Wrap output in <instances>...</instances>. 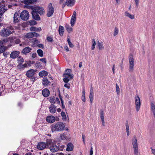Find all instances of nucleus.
Instances as JSON below:
<instances>
[{
	"mask_svg": "<svg viewBox=\"0 0 155 155\" xmlns=\"http://www.w3.org/2000/svg\"><path fill=\"white\" fill-rule=\"evenodd\" d=\"M12 39L14 40V41L16 44H18L20 42V40L18 38H16L15 37H13Z\"/></svg>",
	"mask_w": 155,
	"mask_h": 155,
	"instance_id": "obj_40",
	"label": "nucleus"
},
{
	"mask_svg": "<svg viewBox=\"0 0 155 155\" xmlns=\"http://www.w3.org/2000/svg\"><path fill=\"white\" fill-rule=\"evenodd\" d=\"M29 8L32 10L36 12L37 13H39L40 15H42L44 13V9L42 8L39 7H34L33 6H29Z\"/></svg>",
	"mask_w": 155,
	"mask_h": 155,
	"instance_id": "obj_7",
	"label": "nucleus"
},
{
	"mask_svg": "<svg viewBox=\"0 0 155 155\" xmlns=\"http://www.w3.org/2000/svg\"><path fill=\"white\" fill-rule=\"evenodd\" d=\"M132 144L134 155H138V144L137 139L135 136H134L132 139Z\"/></svg>",
	"mask_w": 155,
	"mask_h": 155,
	"instance_id": "obj_4",
	"label": "nucleus"
},
{
	"mask_svg": "<svg viewBox=\"0 0 155 155\" xmlns=\"http://www.w3.org/2000/svg\"><path fill=\"white\" fill-rule=\"evenodd\" d=\"M116 89L117 94H120V88L117 84H116Z\"/></svg>",
	"mask_w": 155,
	"mask_h": 155,
	"instance_id": "obj_48",
	"label": "nucleus"
},
{
	"mask_svg": "<svg viewBox=\"0 0 155 155\" xmlns=\"http://www.w3.org/2000/svg\"><path fill=\"white\" fill-rule=\"evenodd\" d=\"M135 104V108L137 112L140 110L141 105L140 99L138 95L135 96L134 97Z\"/></svg>",
	"mask_w": 155,
	"mask_h": 155,
	"instance_id": "obj_6",
	"label": "nucleus"
},
{
	"mask_svg": "<svg viewBox=\"0 0 155 155\" xmlns=\"http://www.w3.org/2000/svg\"><path fill=\"white\" fill-rule=\"evenodd\" d=\"M33 18L36 20H40V18L36 12L32 10L31 12Z\"/></svg>",
	"mask_w": 155,
	"mask_h": 155,
	"instance_id": "obj_14",
	"label": "nucleus"
},
{
	"mask_svg": "<svg viewBox=\"0 0 155 155\" xmlns=\"http://www.w3.org/2000/svg\"><path fill=\"white\" fill-rule=\"evenodd\" d=\"M71 70L69 69L66 70L65 73L63 76L64 78L63 80L64 82L67 83L70 80L73 78V75L71 73Z\"/></svg>",
	"mask_w": 155,
	"mask_h": 155,
	"instance_id": "obj_3",
	"label": "nucleus"
},
{
	"mask_svg": "<svg viewBox=\"0 0 155 155\" xmlns=\"http://www.w3.org/2000/svg\"><path fill=\"white\" fill-rule=\"evenodd\" d=\"M46 147V144L44 142L38 143L37 146V148L40 150H43L45 149Z\"/></svg>",
	"mask_w": 155,
	"mask_h": 155,
	"instance_id": "obj_13",
	"label": "nucleus"
},
{
	"mask_svg": "<svg viewBox=\"0 0 155 155\" xmlns=\"http://www.w3.org/2000/svg\"><path fill=\"white\" fill-rule=\"evenodd\" d=\"M76 19V16H72L71 20V26H74Z\"/></svg>",
	"mask_w": 155,
	"mask_h": 155,
	"instance_id": "obj_28",
	"label": "nucleus"
},
{
	"mask_svg": "<svg viewBox=\"0 0 155 155\" xmlns=\"http://www.w3.org/2000/svg\"><path fill=\"white\" fill-rule=\"evenodd\" d=\"M68 38L67 41L68 42L69 45L70 47L72 48L74 47V45L70 41V38L69 36L68 35Z\"/></svg>",
	"mask_w": 155,
	"mask_h": 155,
	"instance_id": "obj_39",
	"label": "nucleus"
},
{
	"mask_svg": "<svg viewBox=\"0 0 155 155\" xmlns=\"http://www.w3.org/2000/svg\"><path fill=\"white\" fill-rule=\"evenodd\" d=\"M37 46H38V47L41 48H44V46L43 45H42V44H38Z\"/></svg>",
	"mask_w": 155,
	"mask_h": 155,
	"instance_id": "obj_58",
	"label": "nucleus"
},
{
	"mask_svg": "<svg viewBox=\"0 0 155 155\" xmlns=\"http://www.w3.org/2000/svg\"><path fill=\"white\" fill-rule=\"evenodd\" d=\"M129 71L132 72L134 70V61L133 55L132 54H130L129 57Z\"/></svg>",
	"mask_w": 155,
	"mask_h": 155,
	"instance_id": "obj_8",
	"label": "nucleus"
},
{
	"mask_svg": "<svg viewBox=\"0 0 155 155\" xmlns=\"http://www.w3.org/2000/svg\"><path fill=\"white\" fill-rule=\"evenodd\" d=\"M25 37L28 38H31L34 37L33 32H29L27 33L25 35Z\"/></svg>",
	"mask_w": 155,
	"mask_h": 155,
	"instance_id": "obj_34",
	"label": "nucleus"
},
{
	"mask_svg": "<svg viewBox=\"0 0 155 155\" xmlns=\"http://www.w3.org/2000/svg\"><path fill=\"white\" fill-rule=\"evenodd\" d=\"M32 48L29 47H27L24 48L21 51V53L25 55H26L28 53L31 52Z\"/></svg>",
	"mask_w": 155,
	"mask_h": 155,
	"instance_id": "obj_17",
	"label": "nucleus"
},
{
	"mask_svg": "<svg viewBox=\"0 0 155 155\" xmlns=\"http://www.w3.org/2000/svg\"><path fill=\"white\" fill-rule=\"evenodd\" d=\"M33 33L34 34V36H35V37H38L40 36V35L39 34L35 32Z\"/></svg>",
	"mask_w": 155,
	"mask_h": 155,
	"instance_id": "obj_53",
	"label": "nucleus"
},
{
	"mask_svg": "<svg viewBox=\"0 0 155 155\" xmlns=\"http://www.w3.org/2000/svg\"><path fill=\"white\" fill-rule=\"evenodd\" d=\"M61 115L62 117L63 120H66V116L65 114V113L64 112L62 111L61 113Z\"/></svg>",
	"mask_w": 155,
	"mask_h": 155,
	"instance_id": "obj_41",
	"label": "nucleus"
},
{
	"mask_svg": "<svg viewBox=\"0 0 155 155\" xmlns=\"http://www.w3.org/2000/svg\"><path fill=\"white\" fill-rule=\"evenodd\" d=\"M18 61L19 64H21L24 61V59L22 58H21V57H18Z\"/></svg>",
	"mask_w": 155,
	"mask_h": 155,
	"instance_id": "obj_45",
	"label": "nucleus"
},
{
	"mask_svg": "<svg viewBox=\"0 0 155 155\" xmlns=\"http://www.w3.org/2000/svg\"><path fill=\"white\" fill-rule=\"evenodd\" d=\"M82 137L83 139V141L84 142V143L85 144V136L84 134H82Z\"/></svg>",
	"mask_w": 155,
	"mask_h": 155,
	"instance_id": "obj_61",
	"label": "nucleus"
},
{
	"mask_svg": "<svg viewBox=\"0 0 155 155\" xmlns=\"http://www.w3.org/2000/svg\"><path fill=\"white\" fill-rule=\"evenodd\" d=\"M92 45L91 47V49L92 50H94L95 48V46L96 45V42L95 40L94 39H92Z\"/></svg>",
	"mask_w": 155,
	"mask_h": 155,
	"instance_id": "obj_42",
	"label": "nucleus"
},
{
	"mask_svg": "<svg viewBox=\"0 0 155 155\" xmlns=\"http://www.w3.org/2000/svg\"><path fill=\"white\" fill-rule=\"evenodd\" d=\"M73 145L71 143H68L67 145L66 151H72L74 149Z\"/></svg>",
	"mask_w": 155,
	"mask_h": 155,
	"instance_id": "obj_20",
	"label": "nucleus"
},
{
	"mask_svg": "<svg viewBox=\"0 0 155 155\" xmlns=\"http://www.w3.org/2000/svg\"><path fill=\"white\" fill-rule=\"evenodd\" d=\"M40 61H41L45 63H46V59L45 58H41L40 60Z\"/></svg>",
	"mask_w": 155,
	"mask_h": 155,
	"instance_id": "obj_56",
	"label": "nucleus"
},
{
	"mask_svg": "<svg viewBox=\"0 0 155 155\" xmlns=\"http://www.w3.org/2000/svg\"><path fill=\"white\" fill-rule=\"evenodd\" d=\"M152 153L153 154V155H155V149H153L152 148H151Z\"/></svg>",
	"mask_w": 155,
	"mask_h": 155,
	"instance_id": "obj_54",
	"label": "nucleus"
},
{
	"mask_svg": "<svg viewBox=\"0 0 155 155\" xmlns=\"http://www.w3.org/2000/svg\"><path fill=\"white\" fill-rule=\"evenodd\" d=\"M56 106L52 104L49 107V111L51 113H54L56 111Z\"/></svg>",
	"mask_w": 155,
	"mask_h": 155,
	"instance_id": "obj_18",
	"label": "nucleus"
},
{
	"mask_svg": "<svg viewBox=\"0 0 155 155\" xmlns=\"http://www.w3.org/2000/svg\"><path fill=\"white\" fill-rule=\"evenodd\" d=\"M118 32L119 30L118 28H117L116 27H115L114 28V36H115L117 35L118 34Z\"/></svg>",
	"mask_w": 155,
	"mask_h": 155,
	"instance_id": "obj_44",
	"label": "nucleus"
},
{
	"mask_svg": "<svg viewBox=\"0 0 155 155\" xmlns=\"http://www.w3.org/2000/svg\"><path fill=\"white\" fill-rule=\"evenodd\" d=\"M29 15L28 12L26 10L23 11L20 15L21 19L24 21L27 20L29 18Z\"/></svg>",
	"mask_w": 155,
	"mask_h": 155,
	"instance_id": "obj_9",
	"label": "nucleus"
},
{
	"mask_svg": "<svg viewBox=\"0 0 155 155\" xmlns=\"http://www.w3.org/2000/svg\"><path fill=\"white\" fill-rule=\"evenodd\" d=\"M3 1L2 0H0V21L1 20V16L7 10L4 5H1V2Z\"/></svg>",
	"mask_w": 155,
	"mask_h": 155,
	"instance_id": "obj_11",
	"label": "nucleus"
},
{
	"mask_svg": "<svg viewBox=\"0 0 155 155\" xmlns=\"http://www.w3.org/2000/svg\"><path fill=\"white\" fill-rule=\"evenodd\" d=\"M64 28L63 26L60 25L59 26V33L60 36H62L64 32Z\"/></svg>",
	"mask_w": 155,
	"mask_h": 155,
	"instance_id": "obj_27",
	"label": "nucleus"
},
{
	"mask_svg": "<svg viewBox=\"0 0 155 155\" xmlns=\"http://www.w3.org/2000/svg\"><path fill=\"white\" fill-rule=\"evenodd\" d=\"M37 70H34L31 69L27 71L26 72V75L29 78H31L32 80L34 82L35 78L34 76L35 74L37 72Z\"/></svg>",
	"mask_w": 155,
	"mask_h": 155,
	"instance_id": "obj_5",
	"label": "nucleus"
},
{
	"mask_svg": "<svg viewBox=\"0 0 155 155\" xmlns=\"http://www.w3.org/2000/svg\"><path fill=\"white\" fill-rule=\"evenodd\" d=\"M55 141L51 139H47L46 140V144L47 146L49 145H52V144H54Z\"/></svg>",
	"mask_w": 155,
	"mask_h": 155,
	"instance_id": "obj_26",
	"label": "nucleus"
},
{
	"mask_svg": "<svg viewBox=\"0 0 155 155\" xmlns=\"http://www.w3.org/2000/svg\"><path fill=\"white\" fill-rule=\"evenodd\" d=\"M60 138L62 140H64L66 139L67 137L65 134L63 133L61 134L60 135Z\"/></svg>",
	"mask_w": 155,
	"mask_h": 155,
	"instance_id": "obj_43",
	"label": "nucleus"
},
{
	"mask_svg": "<svg viewBox=\"0 0 155 155\" xmlns=\"http://www.w3.org/2000/svg\"><path fill=\"white\" fill-rule=\"evenodd\" d=\"M47 40L49 42H52L53 41V38L50 36H48L47 37Z\"/></svg>",
	"mask_w": 155,
	"mask_h": 155,
	"instance_id": "obj_50",
	"label": "nucleus"
},
{
	"mask_svg": "<svg viewBox=\"0 0 155 155\" xmlns=\"http://www.w3.org/2000/svg\"><path fill=\"white\" fill-rule=\"evenodd\" d=\"M64 125L63 123L58 122L55 124H53L51 127V130L52 132L55 131H61L64 129Z\"/></svg>",
	"mask_w": 155,
	"mask_h": 155,
	"instance_id": "obj_2",
	"label": "nucleus"
},
{
	"mask_svg": "<svg viewBox=\"0 0 155 155\" xmlns=\"http://www.w3.org/2000/svg\"><path fill=\"white\" fill-rule=\"evenodd\" d=\"M37 55V54L36 53H33L32 54V57L33 58H35Z\"/></svg>",
	"mask_w": 155,
	"mask_h": 155,
	"instance_id": "obj_59",
	"label": "nucleus"
},
{
	"mask_svg": "<svg viewBox=\"0 0 155 155\" xmlns=\"http://www.w3.org/2000/svg\"><path fill=\"white\" fill-rule=\"evenodd\" d=\"M37 53L38 55L40 57H42L43 56V52L42 50L40 49L38 50Z\"/></svg>",
	"mask_w": 155,
	"mask_h": 155,
	"instance_id": "obj_37",
	"label": "nucleus"
},
{
	"mask_svg": "<svg viewBox=\"0 0 155 155\" xmlns=\"http://www.w3.org/2000/svg\"><path fill=\"white\" fill-rule=\"evenodd\" d=\"M32 42L35 45H36L39 43V42L38 41V39L37 38H33L32 39Z\"/></svg>",
	"mask_w": 155,
	"mask_h": 155,
	"instance_id": "obj_46",
	"label": "nucleus"
},
{
	"mask_svg": "<svg viewBox=\"0 0 155 155\" xmlns=\"http://www.w3.org/2000/svg\"><path fill=\"white\" fill-rule=\"evenodd\" d=\"M18 18H19L18 14L15 13L14 15V22L17 23L18 21L19 20Z\"/></svg>",
	"mask_w": 155,
	"mask_h": 155,
	"instance_id": "obj_35",
	"label": "nucleus"
},
{
	"mask_svg": "<svg viewBox=\"0 0 155 155\" xmlns=\"http://www.w3.org/2000/svg\"><path fill=\"white\" fill-rule=\"evenodd\" d=\"M126 127L127 135L129 136L130 135V131L129 124L128 122H127L126 124Z\"/></svg>",
	"mask_w": 155,
	"mask_h": 155,
	"instance_id": "obj_36",
	"label": "nucleus"
},
{
	"mask_svg": "<svg viewBox=\"0 0 155 155\" xmlns=\"http://www.w3.org/2000/svg\"><path fill=\"white\" fill-rule=\"evenodd\" d=\"M66 29L68 33H70L72 31V28L69 25H66L65 26Z\"/></svg>",
	"mask_w": 155,
	"mask_h": 155,
	"instance_id": "obj_38",
	"label": "nucleus"
},
{
	"mask_svg": "<svg viewBox=\"0 0 155 155\" xmlns=\"http://www.w3.org/2000/svg\"><path fill=\"white\" fill-rule=\"evenodd\" d=\"M50 151L52 152H55L60 150L59 147L54 144L51 145L49 147Z\"/></svg>",
	"mask_w": 155,
	"mask_h": 155,
	"instance_id": "obj_12",
	"label": "nucleus"
},
{
	"mask_svg": "<svg viewBox=\"0 0 155 155\" xmlns=\"http://www.w3.org/2000/svg\"><path fill=\"white\" fill-rule=\"evenodd\" d=\"M67 5L71 7L73 6L75 3V0H66Z\"/></svg>",
	"mask_w": 155,
	"mask_h": 155,
	"instance_id": "obj_22",
	"label": "nucleus"
},
{
	"mask_svg": "<svg viewBox=\"0 0 155 155\" xmlns=\"http://www.w3.org/2000/svg\"><path fill=\"white\" fill-rule=\"evenodd\" d=\"M6 49V48L3 46L2 41H0V53L4 52Z\"/></svg>",
	"mask_w": 155,
	"mask_h": 155,
	"instance_id": "obj_24",
	"label": "nucleus"
},
{
	"mask_svg": "<svg viewBox=\"0 0 155 155\" xmlns=\"http://www.w3.org/2000/svg\"><path fill=\"white\" fill-rule=\"evenodd\" d=\"M64 87H66L68 89H69L70 87V84H68H68H65L64 85Z\"/></svg>",
	"mask_w": 155,
	"mask_h": 155,
	"instance_id": "obj_52",
	"label": "nucleus"
},
{
	"mask_svg": "<svg viewBox=\"0 0 155 155\" xmlns=\"http://www.w3.org/2000/svg\"><path fill=\"white\" fill-rule=\"evenodd\" d=\"M49 101L51 103H54L55 102L54 97H50L49 98Z\"/></svg>",
	"mask_w": 155,
	"mask_h": 155,
	"instance_id": "obj_47",
	"label": "nucleus"
},
{
	"mask_svg": "<svg viewBox=\"0 0 155 155\" xmlns=\"http://www.w3.org/2000/svg\"><path fill=\"white\" fill-rule=\"evenodd\" d=\"M81 100L82 101L84 102H85V88L84 87L83 89L82 94L81 96Z\"/></svg>",
	"mask_w": 155,
	"mask_h": 155,
	"instance_id": "obj_33",
	"label": "nucleus"
},
{
	"mask_svg": "<svg viewBox=\"0 0 155 155\" xmlns=\"http://www.w3.org/2000/svg\"><path fill=\"white\" fill-rule=\"evenodd\" d=\"M9 53L7 52H4L3 53V55L5 57H7V55Z\"/></svg>",
	"mask_w": 155,
	"mask_h": 155,
	"instance_id": "obj_60",
	"label": "nucleus"
},
{
	"mask_svg": "<svg viewBox=\"0 0 155 155\" xmlns=\"http://www.w3.org/2000/svg\"><path fill=\"white\" fill-rule=\"evenodd\" d=\"M30 23L31 25H35L37 23L34 20L31 21Z\"/></svg>",
	"mask_w": 155,
	"mask_h": 155,
	"instance_id": "obj_55",
	"label": "nucleus"
},
{
	"mask_svg": "<svg viewBox=\"0 0 155 155\" xmlns=\"http://www.w3.org/2000/svg\"><path fill=\"white\" fill-rule=\"evenodd\" d=\"M35 66L37 68H39L41 67V64L40 62H37Z\"/></svg>",
	"mask_w": 155,
	"mask_h": 155,
	"instance_id": "obj_51",
	"label": "nucleus"
},
{
	"mask_svg": "<svg viewBox=\"0 0 155 155\" xmlns=\"http://www.w3.org/2000/svg\"><path fill=\"white\" fill-rule=\"evenodd\" d=\"M50 92L47 88H45L42 91V94L44 97H47L49 94Z\"/></svg>",
	"mask_w": 155,
	"mask_h": 155,
	"instance_id": "obj_21",
	"label": "nucleus"
},
{
	"mask_svg": "<svg viewBox=\"0 0 155 155\" xmlns=\"http://www.w3.org/2000/svg\"><path fill=\"white\" fill-rule=\"evenodd\" d=\"M46 120L50 123H53L55 121V117L53 116H48L46 118Z\"/></svg>",
	"mask_w": 155,
	"mask_h": 155,
	"instance_id": "obj_19",
	"label": "nucleus"
},
{
	"mask_svg": "<svg viewBox=\"0 0 155 155\" xmlns=\"http://www.w3.org/2000/svg\"><path fill=\"white\" fill-rule=\"evenodd\" d=\"M54 12V8L53 7L52 4L51 3L49 4L48 6V9L47 10V15L48 17L51 16L53 14Z\"/></svg>",
	"mask_w": 155,
	"mask_h": 155,
	"instance_id": "obj_10",
	"label": "nucleus"
},
{
	"mask_svg": "<svg viewBox=\"0 0 155 155\" xmlns=\"http://www.w3.org/2000/svg\"><path fill=\"white\" fill-rule=\"evenodd\" d=\"M90 94H94L93 91L92 87L90 88Z\"/></svg>",
	"mask_w": 155,
	"mask_h": 155,
	"instance_id": "obj_64",
	"label": "nucleus"
},
{
	"mask_svg": "<svg viewBox=\"0 0 155 155\" xmlns=\"http://www.w3.org/2000/svg\"><path fill=\"white\" fill-rule=\"evenodd\" d=\"M42 83L43 85L46 87L49 85L51 82L48 80L47 77H44L42 80Z\"/></svg>",
	"mask_w": 155,
	"mask_h": 155,
	"instance_id": "obj_16",
	"label": "nucleus"
},
{
	"mask_svg": "<svg viewBox=\"0 0 155 155\" xmlns=\"http://www.w3.org/2000/svg\"><path fill=\"white\" fill-rule=\"evenodd\" d=\"M93 154V147H91L90 152V155H92Z\"/></svg>",
	"mask_w": 155,
	"mask_h": 155,
	"instance_id": "obj_57",
	"label": "nucleus"
},
{
	"mask_svg": "<svg viewBox=\"0 0 155 155\" xmlns=\"http://www.w3.org/2000/svg\"><path fill=\"white\" fill-rule=\"evenodd\" d=\"M151 110L152 112L154 117L155 118V105L152 103L151 104Z\"/></svg>",
	"mask_w": 155,
	"mask_h": 155,
	"instance_id": "obj_31",
	"label": "nucleus"
},
{
	"mask_svg": "<svg viewBox=\"0 0 155 155\" xmlns=\"http://www.w3.org/2000/svg\"><path fill=\"white\" fill-rule=\"evenodd\" d=\"M48 74V72L44 70H43L42 71H40L39 73V75L40 77L47 76Z\"/></svg>",
	"mask_w": 155,
	"mask_h": 155,
	"instance_id": "obj_32",
	"label": "nucleus"
},
{
	"mask_svg": "<svg viewBox=\"0 0 155 155\" xmlns=\"http://www.w3.org/2000/svg\"><path fill=\"white\" fill-rule=\"evenodd\" d=\"M30 30L31 31H41L42 29L41 27L37 28L34 27H32L30 28Z\"/></svg>",
	"mask_w": 155,
	"mask_h": 155,
	"instance_id": "obj_29",
	"label": "nucleus"
},
{
	"mask_svg": "<svg viewBox=\"0 0 155 155\" xmlns=\"http://www.w3.org/2000/svg\"><path fill=\"white\" fill-rule=\"evenodd\" d=\"M13 27L10 26L6 28H4L1 31L0 34L2 36L7 37L14 32Z\"/></svg>",
	"mask_w": 155,
	"mask_h": 155,
	"instance_id": "obj_1",
	"label": "nucleus"
},
{
	"mask_svg": "<svg viewBox=\"0 0 155 155\" xmlns=\"http://www.w3.org/2000/svg\"><path fill=\"white\" fill-rule=\"evenodd\" d=\"M19 54L20 52L19 51H13L10 54V57L12 59L15 58L19 56Z\"/></svg>",
	"mask_w": 155,
	"mask_h": 155,
	"instance_id": "obj_15",
	"label": "nucleus"
},
{
	"mask_svg": "<svg viewBox=\"0 0 155 155\" xmlns=\"http://www.w3.org/2000/svg\"><path fill=\"white\" fill-rule=\"evenodd\" d=\"M136 5V7L137 8L139 5L140 0H134Z\"/></svg>",
	"mask_w": 155,
	"mask_h": 155,
	"instance_id": "obj_49",
	"label": "nucleus"
},
{
	"mask_svg": "<svg viewBox=\"0 0 155 155\" xmlns=\"http://www.w3.org/2000/svg\"><path fill=\"white\" fill-rule=\"evenodd\" d=\"M97 47L99 49L103 50L104 48L103 42H100L99 41H98L97 42Z\"/></svg>",
	"mask_w": 155,
	"mask_h": 155,
	"instance_id": "obj_23",
	"label": "nucleus"
},
{
	"mask_svg": "<svg viewBox=\"0 0 155 155\" xmlns=\"http://www.w3.org/2000/svg\"><path fill=\"white\" fill-rule=\"evenodd\" d=\"M124 15L125 16L129 17L131 19H133L134 18V15H131L128 13L127 12H125Z\"/></svg>",
	"mask_w": 155,
	"mask_h": 155,
	"instance_id": "obj_30",
	"label": "nucleus"
},
{
	"mask_svg": "<svg viewBox=\"0 0 155 155\" xmlns=\"http://www.w3.org/2000/svg\"><path fill=\"white\" fill-rule=\"evenodd\" d=\"M21 68H26L27 66V64H22L21 65Z\"/></svg>",
	"mask_w": 155,
	"mask_h": 155,
	"instance_id": "obj_63",
	"label": "nucleus"
},
{
	"mask_svg": "<svg viewBox=\"0 0 155 155\" xmlns=\"http://www.w3.org/2000/svg\"><path fill=\"white\" fill-rule=\"evenodd\" d=\"M64 48L66 51H69L68 48L67 46H64Z\"/></svg>",
	"mask_w": 155,
	"mask_h": 155,
	"instance_id": "obj_62",
	"label": "nucleus"
},
{
	"mask_svg": "<svg viewBox=\"0 0 155 155\" xmlns=\"http://www.w3.org/2000/svg\"><path fill=\"white\" fill-rule=\"evenodd\" d=\"M37 0H24V3L25 4L28 5L35 3Z\"/></svg>",
	"mask_w": 155,
	"mask_h": 155,
	"instance_id": "obj_25",
	"label": "nucleus"
}]
</instances>
